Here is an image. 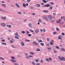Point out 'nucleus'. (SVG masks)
Returning a JSON list of instances; mask_svg holds the SVG:
<instances>
[{
  "instance_id": "6",
  "label": "nucleus",
  "mask_w": 65,
  "mask_h": 65,
  "mask_svg": "<svg viewBox=\"0 0 65 65\" xmlns=\"http://www.w3.org/2000/svg\"><path fill=\"white\" fill-rule=\"evenodd\" d=\"M11 61H12L13 63H15V62H17V60L14 59L11 60Z\"/></svg>"
},
{
  "instance_id": "54",
  "label": "nucleus",
  "mask_w": 65,
  "mask_h": 65,
  "mask_svg": "<svg viewBox=\"0 0 65 65\" xmlns=\"http://www.w3.org/2000/svg\"><path fill=\"white\" fill-rule=\"evenodd\" d=\"M61 35H65V34H64V32H63L61 34Z\"/></svg>"
},
{
  "instance_id": "27",
  "label": "nucleus",
  "mask_w": 65,
  "mask_h": 65,
  "mask_svg": "<svg viewBox=\"0 0 65 65\" xmlns=\"http://www.w3.org/2000/svg\"><path fill=\"white\" fill-rule=\"evenodd\" d=\"M38 41L39 42H42V40H40V39H39V40H38Z\"/></svg>"
},
{
  "instance_id": "44",
  "label": "nucleus",
  "mask_w": 65,
  "mask_h": 65,
  "mask_svg": "<svg viewBox=\"0 0 65 65\" xmlns=\"http://www.w3.org/2000/svg\"><path fill=\"white\" fill-rule=\"evenodd\" d=\"M29 58H33V56L32 55H29Z\"/></svg>"
},
{
  "instance_id": "46",
  "label": "nucleus",
  "mask_w": 65,
  "mask_h": 65,
  "mask_svg": "<svg viewBox=\"0 0 65 65\" xmlns=\"http://www.w3.org/2000/svg\"><path fill=\"white\" fill-rule=\"evenodd\" d=\"M32 63L33 65H35V63L34 62H32Z\"/></svg>"
},
{
  "instance_id": "64",
  "label": "nucleus",
  "mask_w": 65,
  "mask_h": 65,
  "mask_svg": "<svg viewBox=\"0 0 65 65\" xmlns=\"http://www.w3.org/2000/svg\"><path fill=\"white\" fill-rule=\"evenodd\" d=\"M27 21V19H25V20H23V21L24 22H26V21Z\"/></svg>"
},
{
  "instance_id": "23",
  "label": "nucleus",
  "mask_w": 65,
  "mask_h": 65,
  "mask_svg": "<svg viewBox=\"0 0 65 65\" xmlns=\"http://www.w3.org/2000/svg\"><path fill=\"white\" fill-rule=\"evenodd\" d=\"M61 50L62 51L65 52V49L64 48H61Z\"/></svg>"
},
{
  "instance_id": "26",
  "label": "nucleus",
  "mask_w": 65,
  "mask_h": 65,
  "mask_svg": "<svg viewBox=\"0 0 65 65\" xmlns=\"http://www.w3.org/2000/svg\"><path fill=\"white\" fill-rule=\"evenodd\" d=\"M50 21L52 23H53V22H55V20H53L51 19V20H50Z\"/></svg>"
},
{
  "instance_id": "34",
  "label": "nucleus",
  "mask_w": 65,
  "mask_h": 65,
  "mask_svg": "<svg viewBox=\"0 0 65 65\" xmlns=\"http://www.w3.org/2000/svg\"><path fill=\"white\" fill-rule=\"evenodd\" d=\"M29 53L30 54H31V55H34V53L33 52H30Z\"/></svg>"
},
{
  "instance_id": "12",
  "label": "nucleus",
  "mask_w": 65,
  "mask_h": 65,
  "mask_svg": "<svg viewBox=\"0 0 65 65\" xmlns=\"http://www.w3.org/2000/svg\"><path fill=\"white\" fill-rule=\"evenodd\" d=\"M15 35L16 36H18L19 35V34L18 32H16V33H15Z\"/></svg>"
},
{
  "instance_id": "37",
  "label": "nucleus",
  "mask_w": 65,
  "mask_h": 65,
  "mask_svg": "<svg viewBox=\"0 0 65 65\" xmlns=\"http://www.w3.org/2000/svg\"><path fill=\"white\" fill-rule=\"evenodd\" d=\"M26 59H29V56H26Z\"/></svg>"
},
{
  "instance_id": "58",
  "label": "nucleus",
  "mask_w": 65,
  "mask_h": 65,
  "mask_svg": "<svg viewBox=\"0 0 65 65\" xmlns=\"http://www.w3.org/2000/svg\"><path fill=\"white\" fill-rule=\"evenodd\" d=\"M53 33L54 34H57V32H53Z\"/></svg>"
},
{
  "instance_id": "35",
  "label": "nucleus",
  "mask_w": 65,
  "mask_h": 65,
  "mask_svg": "<svg viewBox=\"0 0 65 65\" xmlns=\"http://www.w3.org/2000/svg\"><path fill=\"white\" fill-rule=\"evenodd\" d=\"M48 59H49V60L50 61H52V59L51 58H48Z\"/></svg>"
},
{
  "instance_id": "30",
  "label": "nucleus",
  "mask_w": 65,
  "mask_h": 65,
  "mask_svg": "<svg viewBox=\"0 0 65 65\" xmlns=\"http://www.w3.org/2000/svg\"><path fill=\"white\" fill-rule=\"evenodd\" d=\"M56 30L57 31H60V30H59V28L58 27H56Z\"/></svg>"
},
{
  "instance_id": "33",
  "label": "nucleus",
  "mask_w": 65,
  "mask_h": 65,
  "mask_svg": "<svg viewBox=\"0 0 65 65\" xmlns=\"http://www.w3.org/2000/svg\"><path fill=\"white\" fill-rule=\"evenodd\" d=\"M36 51H37V52H38L39 51H40L41 50H40V49L39 48L37 49V50H36Z\"/></svg>"
},
{
  "instance_id": "8",
  "label": "nucleus",
  "mask_w": 65,
  "mask_h": 65,
  "mask_svg": "<svg viewBox=\"0 0 65 65\" xmlns=\"http://www.w3.org/2000/svg\"><path fill=\"white\" fill-rule=\"evenodd\" d=\"M43 19H46L47 21H48V19L46 18V17L44 16L43 17Z\"/></svg>"
},
{
  "instance_id": "4",
  "label": "nucleus",
  "mask_w": 65,
  "mask_h": 65,
  "mask_svg": "<svg viewBox=\"0 0 65 65\" xmlns=\"http://www.w3.org/2000/svg\"><path fill=\"white\" fill-rule=\"evenodd\" d=\"M1 25L3 27H5V26H6V24L4 23H2L1 24Z\"/></svg>"
},
{
  "instance_id": "51",
  "label": "nucleus",
  "mask_w": 65,
  "mask_h": 65,
  "mask_svg": "<svg viewBox=\"0 0 65 65\" xmlns=\"http://www.w3.org/2000/svg\"><path fill=\"white\" fill-rule=\"evenodd\" d=\"M25 55H26V56H28V54L26 53H25Z\"/></svg>"
},
{
  "instance_id": "43",
  "label": "nucleus",
  "mask_w": 65,
  "mask_h": 65,
  "mask_svg": "<svg viewBox=\"0 0 65 65\" xmlns=\"http://www.w3.org/2000/svg\"><path fill=\"white\" fill-rule=\"evenodd\" d=\"M0 59H2V60H5V59H4L3 58L1 57H0Z\"/></svg>"
},
{
  "instance_id": "32",
  "label": "nucleus",
  "mask_w": 65,
  "mask_h": 65,
  "mask_svg": "<svg viewBox=\"0 0 65 65\" xmlns=\"http://www.w3.org/2000/svg\"><path fill=\"white\" fill-rule=\"evenodd\" d=\"M15 38H16V39H20V38H19L17 36L15 37Z\"/></svg>"
},
{
  "instance_id": "21",
  "label": "nucleus",
  "mask_w": 65,
  "mask_h": 65,
  "mask_svg": "<svg viewBox=\"0 0 65 65\" xmlns=\"http://www.w3.org/2000/svg\"><path fill=\"white\" fill-rule=\"evenodd\" d=\"M28 26H29L31 28L32 27V26H31V23H29L28 24Z\"/></svg>"
},
{
  "instance_id": "52",
  "label": "nucleus",
  "mask_w": 65,
  "mask_h": 65,
  "mask_svg": "<svg viewBox=\"0 0 65 65\" xmlns=\"http://www.w3.org/2000/svg\"><path fill=\"white\" fill-rule=\"evenodd\" d=\"M25 6H28V3H26L25 4Z\"/></svg>"
},
{
  "instance_id": "2",
  "label": "nucleus",
  "mask_w": 65,
  "mask_h": 65,
  "mask_svg": "<svg viewBox=\"0 0 65 65\" xmlns=\"http://www.w3.org/2000/svg\"><path fill=\"white\" fill-rule=\"evenodd\" d=\"M33 44L35 45H38V43L36 42H33Z\"/></svg>"
},
{
  "instance_id": "19",
  "label": "nucleus",
  "mask_w": 65,
  "mask_h": 65,
  "mask_svg": "<svg viewBox=\"0 0 65 65\" xmlns=\"http://www.w3.org/2000/svg\"><path fill=\"white\" fill-rule=\"evenodd\" d=\"M62 37H61V36H59L58 38V39L61 40L62 39Z\"/></svg>"
},
{
  "instance_id": "9",
  "label": "nucleus",
  "mask_w": 65,
  "mask_h": 65,
  "mask_svg": "<svg viewBox=\"0 0 65 65\" xmlns=\"http://www.w3.org/2000/svg\"><path fill=\"white\" fill-rule=\"evenodd\" d=\"M44 6L45 7H48L50 6V5L49 4H47L46 5H45Z\"/></svg>"
},
{
  "instance_id": "42",
  "label": "nucleus",
  "mask_w": 65,
  "mask_h": 65,
  "mask_svg": "<svg viewBox=\"0 0 65 65\" xmlns=\"http://www.w3.org/2000/svg\"><path fill=\"white\" fill-rule=\"evenodd\" d=\"M14 65H19L18 63H14Z\"/></svg>"
},
{
  "instance_id": "14",
  "label": "nucleus",
  "mask_w": 65,
  "mask_h": 65,
  "mask_svg": "<svg viewBox=\"0 0 65 65\" xmlns=\"http://www.w3.org/2000/svg\"><path fill=\"white\" fill-rule=\"evenodd\" d=\"M6 17H2V19L3 20H6Z\"/></svg>"
},
{
  "instance_id": "25",
  "label": "nucleus",
  "mask_w": 65,
  "mask_h": 65,
  "mask_svg": "<svg viewBox=\"0 0 65 65\" xmlns=\"http://www.w3.org/2000/svg\"><path fill=\"white\" fill-rule=\"evenodd\" d=\"M45 60L46 61H47L48 62H50V60H49L47 58H46Z\"/></svg>"
},
{
  "instance_id": "45",
  "label": "nucleus",
  "mask_w": 65,
  "mask_h": 65,
  "mask_svg": "<svg viewBox=\"0 0 65 65\" xmlns=\"http://www.w3.org/2000/svg\"><path fill=\"white\" fill-rule=\"evenodd\" d=\"M38 21L39 22V23H41V19H39Z\"/></svg>"
},
{
  "instance_id": "49",
  "label": "nucleus",
  "mask_w": 65,
  "mask_h": 65,
  "mask_svg": "<svg viewBox=\"0 0 65 65\" xmlns=\"http://www.w3.org/2000/svg\"><path fill=\"white\" fill-rule=\"evenodd\" d=\"M25 41L27 42H29V41H30V40H29L27 39L25 40Z\"/></svg>"
},
{
  "instance_id": "56",
  "label": "nucleus",
  "mask_w": 65,
  "mask_h": 65,
  "mask_svg": "<svg viewBox=\"0 0 65 65\" xmlns=\"http://www.w3.org/2000/svg\"><path fill=\"white\" fill-rule=\"evenodd\" d=\"M30 0H27V2H30Z\"/></svg>"
},
{
  "instance_id": "16",
  "label": "nucleus",
  "mask_w": 65,
  "mask_h": 65,
  "mask_svg": "<svg viewBox=\"0 0 65 65\" xmlns=\"http://www.w3.org/2000/svg\"><path fill=\"white\" fill-rule=\"evenodd\" d=\"M36 6L38 7H39L40 6V5L39 4H36Z\"/></svg>"
},
{
  "instance_id": "50",
  "label": "nucleus",
  "mask_w": 65,
  "mask_h": 65,
  "mask_svg": "<svg viewBox=\"0 0 65 65\" xmlns=\"http://www.w3.org/2000/svg\"><path fill=\"white\" fill-rule=\"evenodd\" d=\"M54 52L55 53H58V51H57L54 50Z\"/></svg>"
},
{
  "instance_id": "28",
  "label": "nucleus",
  "mask_w": 65,
  "mask_h": 65,
  "mask_svg": "<svg viewBox=\"0 0 65 65\" xmlns=\"http://www.w3.org/2000/svg\"><path fill=\"white\" fill-rule=\"evenodd\" d=\"M11 58L12 59H13H13H15V58L14 57H13L12 56H11Z\"/></svg>"
},
{
  "instance_id": "1",
  "label": "nucleus",
  "mask_w": 65,
  "mask_h": 65,
  "mask_svg": "<svg viewBox=\"0 0 65 65\" xmlns=\"http://www.w3.org/2000/svg\"><path fill=\"white\" fill-rule=\"evenodd\" d=\"M58 58L59 60H60L61 61H65V58L64 57H62V58H61L60 56L58 57Z\"/></svg>"
},
{
  "instance_id": "57",
  "label": "nucleus",
  "mask_w": 65,
  "mask_h": 65,
  "mask_svg": "<svg viewBox=\"0 0 65 65\" xmlns=\"http://www.w3.org/2000/svg\"><path fill=\"white\" fill-rule=\"evenodd\" d=\"M49 8H50V9H53V7H50Z\"/></svg>"
},
{
  "instance_id": "15",
  "label": "nucleus",
  "mask_w": 65,
  "mask_h": 65,
  "mask_svg": "<svg viewBox=\"0 0 65 65\" xmlns=\"http://www.w3.org/2000/svg\"><path fill=\"white\" fill-rule=\"evenodd\" d=\"M61 22V20L60 19H59L58 21H56V23H60Z\"/></svg>"
},
{
  "instance_id": "53",
  "label": "nucleus",
  "mask_w": 65,
  "mask_h": 65,
  "mask_svg": "<svg viewBox=\"0 0 65 65\" xmlns=\"http://www.w3.org/2000/svg\"><path fill=\"white\" fill-rule=\"evenodd\" d=\"M36 65H40V64L39 63H36Z\"/></svg>"
},
{
  "instance_id": "41",
  "label": "nucleus",
  "mask_w": 65,
  "mask_h": 65,
  "mask_svg": "<svg viewBox=\"0 0 65 65\" xmlns=\"http://www.w3.org/2000/svg\"><path fill=\"white\" fill-rule=\"evenodd\" d=\"M32 35L30 34H28V36H29V37H30V36H31Z\"/></svg>"
},
{
  "instance_id": "36",
  "label": "nucleus",
  "mask_w": 65,
  "mask_h": 65,
  "mask_svg": "<svg viewBox=\"0 0 65 65\" xmlns=\"http://www.w3.org/2000/svg\"><path fill=\"white\" fill-rule=\"evenodd\" d=\"M18 13L19 14H22V12H18Z\"/></svg>"
},
{
  "instance_id": "47",
  "label": "nucleus",
  "mask_w": 65,
  "mask_h": 65,
  "mask_svg": "<svg viewBox=\"0 0 65 65\" xmlns=\"http://www.w3.org/2000/svg\"><path fill=\"white\" fill-rule=\"evenodd\" d=\"M21 32H22V33L24 34L25 33V31H22Z\"/></svg>"
},
{
  "instance_id": "17",
  "label": "nucleus",
  "mask_w": 65,
  "mask_h": 65,
  "mask_svg": "<svg viewBox=\"0 0 65 65\" xmlns=\"http://www.w3.org/2000/svg\"><path fill=\"white\" fill-rule=\"evenodd\" d=\"M7 26L9 28H11V26L10 25H7Z\"/></svg>"
},
{
  "instance_id": "60",
  "label": "nucleus",
  "mask_w": 65,
  "mask_h": 65,
  "mask_svg": "<svg viewBox=\"0 0 65 65\" xmlns=\"http://www.w3.org/2000/svg\"><path fill=\"white\" fill-rule=\"evenodd\" d=\"M50 4H52V5H53V4H54V3L53 2H51L50 3Z\"/></svg>"
},
{
  "instance_id": "29",
  "label": "nucleus",
  "mask_w": 65,
  "mask_h": 65,
  "mask_svg": "<svg viewBox=\"0 0 65 65\" xmlns=\"http://www.w3.org/2000/svg\"><path fill=\"white\" fill-rule=\"evenodd\" d=\"M23 7H26V5L25 4V3L23 4Z\"/></svg>"
},
{
  "instance_id": "39",
  "label": "nucleus",
  "mask_w": 65,
  "mask_h": 65,
  "mask_svg": "<svg viewBox=\"0 0 65 65\" xmlns=\"http://www.w3.org/2000/svg\"><path fill=\"white\" fill-rule=\"evenodd\" d=\"M50 45H53V44H54V43H53V42H51L50 43Z\"/></svg>"
},
{
  "instance_id": "61",
  "label": "nucleus",
  "mask_w": 65,
  "mask_h": 65,
  "mask_svg": "<svg viewBox=\"0 0 65 65\" xmlns=\"http://www.w3.org/2000/svg\"><path fill=\"white\" fill-rule=\"evenodd\" d=\"M46 45H47V46H49V44H48V43H46Z\"/></svg>"
},
{
  "instance_id": "7",
  "label": "nucleus",
  "mask_w": 65,
  "mask_h": 65,
  "mask_svg": "<svg viewBox=\"0 0 65 65\" xmlns=\"http://www.w3.org/2000/svg\"><path fill=\"white\" fill-rule=\"evenodd\" d=\"M15 5L17 6V7H18V8H20V6H19V4H18L16 3L15 4Z\"/></svg>"
},
{
  "instance_id": "13",
  "label": "nucleus",
  "mask_w": 65,
  "mask_h": 65,
  "mask_svg": "<svg viewBox=\"0 0 65 65\" xmlns=\"http://www.w3.org/2000/svg\"><path fill=\"white\" fill-rule=\"evenodd\" d=\"M43 12L44 13H48V11L47 10H45L43 11Z\"/></svg>"
},
{
  "instance_id": "5",
  "label": "nucleus",
  "mask_w": 65,
  "mask_h": 65,
  "mask_svg": "<svg viewBox=\"0 0 65 65\" xmlns=\"http://www.w3.org/2000/svg\"><path fill=\"white\" fill-rule=\"evenodd\" d=\"M21 44L22 46H24L25 45V43L23 42H21Z\"/></svg>"
},
{
  "instance_id": "3",
  "label": "nucleus",
  "mask_w": 65,
  "mask_h": 65,
  "mask_svg": "<svg viewBox=\"0 0 65 65\" xmlns=\"http://www.w3.org/2000/svg\"><path fill=\"white\" fill-rule=\"evenodd\" d=\"M48 18L49 19L52 20L53 18V17L51 15H49L48 17Z\"/></svg>"
},
{
  "instance_id": "63",
  "label": "nucleus",
  "mask_w": 65,
  "mask_h": 65,
  "mask_svg": "<svg viewBox=\"0 0 65 65\" xmlns=\"http://www.w3.org/2000/svg\"><path fill=\"white\" fill-rule=\"evenodd\" d=\"M53 15H56V13H53Z\"/></svg>"
},
{
  "instance_id": "59",
  "label": "nucleus",
  "mask_w": 65,
  "mask_h": 65,
  "mask_svg": "<svg viewBox=\"0 0 65 65\" xmlns=\"http://www.w3.org/2000/svg\"><path fill=\"white\" fill-rule=\"evenodd\" d=\"M43 31L44 32H45V29H43Z\"/></svg>"
},
{
  "instance_id": "20",
  "label": "nucleus",
  "mask_w": 65,
  "mask_h": 65,
  "mask_svg": "<svg viewBox=\"0 0 65 65\" xmlns=\"http://www.w3.org/2000/svg\"><path fill=\"white\" fill-rule=\"evenodd\" d=\"M14 42V40H10V43H13Z\"/></svg>"
},
{
  "instance_id": "38",
  "label": "nucleus",
  "mask_w": 65,
  "mask_h": 65,
  "mask_svg": "<svg viewBox=\"0 0 65 65\" xmlns=\"http://www.w3.org/2000/svg\"><path fill=\"white\" fill-rule=\"evenodd\" d=\"M35 61H36V62L37 63V62H38V61H39V60L38 59H36L35 60Z\"/></svg>"
},
{
  "instance_id": "31",
  "label": "nucleus",
  "mask_w": 65,
  "mask_h": 65,
  "mask_svg": "<svg viewBox=\"0 0 65 65\" xmlns=\"http://www.w3.org/2000/svg\"><path fill=\"white\" fill-rule=\"evenodd\" d=\"M1 44H3V45H6V44L5 43H2Z\"/></svg>"
},
{
  "instance_id": "22",
  "label": "nucleus",
  "mask_w": 65,
  "mask_h": 65,
  "mask_svg": "<svg viewBox=\"0 0 65 65\" xmlns=\"http://www.w3.org/2000/svg\"><path fill=\"white\" fill-rule=\"evenodd\" d=\"M2 5L3 6V7H6V5L4 4H2Z\"/></svg>"
},
{
  "instance_id": "11",
  "label": "nucleus",
  "mask_w": 65,
  "mask_h": 65,
  "mask_svg": "<svg viewBox=\"0 0 65 65\" xmlns=\"http://www.w3.org/2000/svg\"><path fill=\"white\" fill-rule=\"evenodd\" d=\"M39 29H37L35 30V32L37 33H38L39 32Z\"/></svg>"
},
{
  "instance_id": "10",
  "label": "nucleus",
  "mask_w": 65,
  "mask_h": 65,
  "mask_svg": "<svg viewBox=\"0 0 65 65\" xmlns=\"http://www.w3.org/2000/svg\"><path fill=\"white\" fill-rule=\"evenodd\" d=\"M29 31H30L31 32H32V33L33 34H35V32H34V30H31V29H29Z\"/></svg>"
},
{
  "instance_id": "18",
  "label": "nucleus",
  "mask_w": 65,
  "mask_h": 65,
  "mask_svg": "<svg viewBox=\"0 0 65 65\" xmlns=\"http://www.w3.org/2000/svg\"><path fill=\"white\" fill-rule=\"evenodd\" d=\"M42 2L44 3H47V1H45V0H43L42 1Z\"/></svg>"
},
{
  "instance_id": "55",
  "label": "nucleus",
  "mask_w": 65,
  "mask_h": 65,
  "mask_svg": "<svg viewBox=\"0 0 65 65\" xmlns=\"http://www.w3.org/2000/svg\"><path fill=\"white\" fill-rule=\"evenodd\" d=\"M48 50H51V48L50 47H48L47 48Z\"/></svg>"
},
{
  "instance_id": "48",
  "label": "nucleus",
  "mask_w": 65,
  "mask_h": 65,
  "mask_svg": "<svg viewBox=\"0 0 65 65\" xmlns=\"http://www.w3.org/2000/svg\"><path fill=\"white\" fill-rule=\"evenodd\" d=\"M11 46L12 47H13V48H15V47L13 45H11Z\"/></svg>"
},
{
  "instance_id": "62",
  "label": "nucleus",
  "mask_w": 65,
  "mask_h": 65,
  "mask_svg": "<svg viewBox=\"0 0 65 65\" xmlns=\"http://www.w3.org/2000/svg\"><path fill=\"white\" fill-rule=\"evenodd\" d=\"M10 6H11V7H14V6H13V5H10Z\"/></svg>"
},
{
  "instance_id": "40",
  "label": "nucleus",
  "mask_w": 65,
  "mask_h": 65,
  "mask_svg": "<svg viewBox=\"0 0 65 65\" xmlns=\"http://www.w3.org/2000/svg\"><path fill=\"white\" fill-rule=\"evenodd\" d=\"M56 48L58 49V50H59V47L58 46H56Z\"/></svg>"
},
{
  "instance_id": "24",
  "label": "nucleus",
  "mask_w": 65,
  "mask_h": 65,
  "mask_svg": "<svg viewBox=\"0 0 65 65\" xmlns=\"http://www.w3.org/2000/svg\"><path fill=\"white\" fill-rule=\"evenodd\" d=\"M41 45H42V46H44V43H41L40 44Z\"/></svg>"
}]
</instances>
